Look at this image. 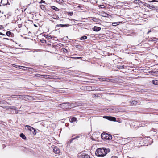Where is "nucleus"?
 Here are the masks:
<instances>
[{"label": "nucleus", "mask_w": 158, "mask_h": 158, "mask_svg": "<svg viewBox=\"0 0 158 158\" xmlns=\"http://www.w3.org/2000/svg\"><path fill=\"white\" fill-rule=\"evenodd\" d=\"M11 34H13V33L10 31H8L6 33V35L8 36H10Z\"/></svg>", "instance_id": "23"}, {"label": "nucleus", "mask_w": 158, "mask_h": 158, "mask_svg": "<svg viewBox=\"0 0 158 158\" xmlns=\"http://www.w3.org/2000/svg\"><path fill=\"white\" fill-rule=\"evenodd\" d=\"M100 90L102 91H104V90L103 89V88H101V89H100Z\"/></svg>", "instance_id": "47"}, {"label": "nucleus", "mask_w": 158, "mask_h": 158, "mask_svg": "<svg viewBox=\"0 0 158 158\" xmlns=\"http://www.w3.org/2000/svg\"><path fill=\"white\" fill-rule=\"evenodd\" d=\"M112 158H118V157L116 156H113L112 157Z\"/></svg>", "instance_id": "44"}, {"label": "nucleus", "mask_w": 158, "mask_h": 158, "mask_svg": "<svg viewBox=\"0 0 158 158\" xmlns=\"http://www.w3.org/2000/svg\"><path fill=\"white\" fill-rule=\"evenodd\" d=\"M123 68V66H122L120 68Z\"/></svg>", "instance_id": "53"}, {"label": "nucleus", "mask_w": 158, "mask_h": 158, "mask_svg": "<svg viewBox=\"0 0 158 158\" xmlns=\"http://www.w3.org/2000/svg\"><path fill=\"white\" fill-rule=\"evenodd\" d=\"M17 95H11L10 97V98H17Z\"/></svg>", "instance_id": "24"}, {"label": "nucleus", "mask_w": 158, "mask_h": 158, "mask_svg": "<svg viewBox=\"0 0 158 158\" xmlns=\"http://www.w3.org/2000/svg\"><path fill=\"white\" fill-rule=\"evenodd\" d=\"M0 35H5L2 33L1 32H0Z\"/></svg>", "instance_id": "46"}, {"label": "nucleus", "mask_w": 158, "mask_h": 158, "mask_svg": "<svg viewBox=\"0 0 158 158\" xmlns=\"http://www.w3.org/2000/svg\"><path fill=\"white\" fill-rule=\"evenodd\" d=\"M34 26H35V27H37V26H36V25H35H35H34Z\"/></svg>", "instance_id": "56"}, {"label": "nucleus", "mask_w": 158, "mask_h": 158, "mask_svg": "<svg viewBox=\"0 0 158 158\" xmlns=\"http://www.w3.org/2000/svg\"><path fill=\"white\" fill-rule=\"evenodd\" d=\"M99 81H110L109 79L106 78H99Z\"/></svg>", "instance_id": "9"}, {"label": "nucleus", "mask_w": 158, "mask_h": 158, "mask_svg": "<svg viewBox=\"0 0 158 158\" xmlns=\"http://www.w3.org/2000/svg\"><path fill=\"white\" fill-rule=\"evenodd\" d=\"M78 158H90L89 156L85 153H83L79 156Z\"/></svg>", "instance_id": "4"}, {"label": "nucleus", "mask_w": 158, "mask_h": 158, "mask_svg": "<svg viewBox=\"0 0 158 158\" xmlns=\"http://www.w3.org/2000/svg\"><path fill=\"white\" fill-rule=\"evenodd\" d=\"M75 107L81 106L79 103H75Z\"/></svg>", "instance_id": "30"}, {"label": "nucleus", "mask_w": 158, "mask_h": 158, "mask_svg": "<svg viewBox=\"0 0 158 158\" xmlns=\"http://www.w3.org/2000/svg\"><path fill=\"white\" fill-rule=\"evenodd\" d=\"M62 24H57V25L56 26V27H62Z\"/></svg>", "instance_id": "32"}, {"label": "nucleus", "mask_w": 158, "mask_h": 158, "mask_svg": "<svg viewBox=\"0 0 158 158\" xmlns=\"http://www.w3.org/2000/svg\"><path fill=\"white\" fill-rule=\"evenodd\" d=\"M27 97H29V98H31V96H27Z\"/></svg>", "instance_id": "54"}, {"label": "nucleus", "mask_w": 158, "mask_h": 158, "mask_svg": "<svg viewBox=\"0 0 158 158\" xmlns=\"http://www.w3.org/2000/svg\"><path fill=\"white\" fill-rule=\"evenodd\" d=\"M80 137L79 136H77L76 137L73 138H75V139H77L78 138H79Z\"/></svg>", "instance_id": "42"}, {"label": "nucleus", "mask_w": 158, "mask_h": 158, "mask_svg": "<svg viewBox=\"0 0 158 158\" xmlns=\"http://www.w3.org/2000/svg\"><path fill=\"white\" fill-rule=\"evenodd\" d=\"M74 20L73 19H71V20L72 21V20Z\"/></svg>", "instance_id": "55"}, {"label": "nucleus", "mask_w": 158, "mask_h": 158, "mask_svg": "<svg viewBox=\"0 0 158 158\" xmlns=\"http://www.w3.org/2000/svg\"><path fill=\"white\" fill-rule=\"evenodd\" d=\"M75 139V138H73L72 139H70L69 140V141L68 142V143H72V141L74 140Z\"/></svg>", "instance_id": "27"}, {"label": "nucleus", "mask_w": 158, "mask_h": 158, "mask_svg": "<svg viewBox=\"0 0 158 158\" xmlns=\"http://www.w3.org/2000/svg\"><path fill=\"white\" fill-rule=\"evenodd\" d=\"M101 29V28L100 27H98L96 26H94L93 28V30L95 31H99Z\"/></svg>", "instance_id": "8"}, {"label": "nucleus", "mask_w": 158, "mask_h": 158, "mask_svg": "<svg viewBox=\"0 0 158 158\" xmlns=\"http://www.w3.org/2000/svg\"><path fill=\"white\" fill-rule=\"evenodd\" d=\"M64 52H67V50L66 49H64Z\"/></svg>", "instance_id": "49"}, {"label": "nucleus", "mask_w": 158, "mask_h": 158, "mask_svg": "<svg viewBox=\"0 0 158 158\" xmlns=\"http://www.w3.org/2000/svg\"><path fill=\"white\" fill-rule=\"evenodd\" d=\"M25 129H27L30 131L31 130L34 131V128L33 127L28 125H26L25 127Z\"/></svg>", "instance_id": "11"}, {"label": "nucleus", "mask_w": 158, "mask_h": 158, "mask_svg": "<svg viewBox=\"0 0 158 158\" xmlns=\"http://www.w3.org/2000/svg\"><path fill=\"white\" fill-rule=\"evenodd\" d=\"M117 23H112V25L114 26H115L117 25Z\"/></svg>", "instance_id": "38"}, {"label": "nucleus", "mask_w": 158, "mask_h": 158, "mask_svg": "<svg viewBox=\"0 0 158 158\" xmlns=\"http://www.w3.org/2000/svg\"><path fill=\"white\" fill-rule=\"evenodd\" d=\"M13 109H15L16 108V107H15V106H13Z\"/></svg>", "instance_id": "52"}, {"label": "nucleus", "mask_w": 158, "mask_h": 158, "mask_svg": "<svg viewBox=\"0 0 158 158\" xmlns=\"http://www.w3.org/2000/svg\"><path fill=\"white\" fill-rule=\"evenodd\" d=\"M53 152L56 154H58L60 152V150L56 146H55L53 148Z\"/></svg>", "instance_id": "5"}, {"label": "nucleus", "mask_w": 158, "mask_h": 158, "mask_svg": "<svg viewBox=\"0 0 158 158\" xmlns=\"http://www.w3.org/2000/svg\"><path fill=\"white\" fill-rule=\"evenodd\" d=\"M53 19H57L59 18V17L58 16H56V17H55V18L53 17Z\"/></svg>", "instance_id": "40"}, {"label": "nucleus", "mask_w": 158, "mask_h": 158, "mask_svg": "<svg viewBox=\"0 0 158 158\" xmlns=\"http://www.w3.org/2000/svg\"><path fill=\"white\" fill-rule=\"evenodd\" d=\"M8 2V0H2L1 2V4L3 6L6 5Z\"/></svg>", "instance_id": "7"}, {"label": "nucleus", "mask_w": 158, "mask_h": 158, "mask_svg": "<svg viewBox=\"0 0 158 158\" xmlns=\"http://www.w3.org/2000/svg\"><path fill=\"white\" fill-rule=\"evenodd\" d=\"M51 8L52 9H53L56 11H58L59 10V9L58 8L55 6H52L51 7Z\"/></svg>", "instance_id": "16"}, {"label": "nucleus", "mask_w": 158, "mask_h": 158, "mask_svg": "<svg viewBox=\"0 0 158 158\" xmlns=\"http://www.w3.org/2000/svg\"><path fill=\"white\" fill-rule=\"evenodd\" d=\"M80 47H81V46H80L79 45H75V47L76 48H81Z\"/></svg>", "instance_id": "35"}, {"label": "nucleus", "mask_w": 158, "mask_h": 158, "mask_svg": "<svg viewBox=\"0 0 158 158\" xmlns=\"http://www.w3.org/2000/svg\"><path fill=\"white\" fill-rule=\"evenodd\" d=\"M105 117L106 118L110 121H115L116 120V118L115 117L109 116H106Z\"/></svg>", "instance_id": "6"}, {"label": "nucleus", "mask_w": 158, "mask_h": 158, "mask_svg": "<svg viewBox=\"0 0 158 158\" xmlns=\"http://www.w3.org/2000/svg\"><path fill=\"white\" fill-rule=\"evenodd\" d=\"M133 3L135 4H140V3H142V2L140 0H135L133 1Z\"/></svg>", "instance_id": "15"}, {"label": "nucleus", "mask_w": 158, "mask_h": 158, "mask_svg": "<svg viewBox=\"0 0 158 158\" xmlns=\"http://www.w3.org/2000/svg\"><path fill=\"white\" fill-rule=\"evenodd\" d=\"M34 131L31 130L30 131L34 135H35L36 133V131L34 128Z\"/></svg>", "instance_id": "19"}, {"label": "nucleus", "mask_w": 158, "mask_h": 158, "mask_svg": "<svg viewBox=\"0 0 158 158\" xmlns=\"http://www.w3.org/2000/svg\"><path fill=\"white\" fill-rule=\"evenodd\" d=\"M150 41L152 42H157L158 41V39L155 37L153 38H150L149 40Z\"/></svg>", "instance_id": "12"}, {"label": "nucleus", "mask_w": 158, "mask_h": 158, "mask_svg": "<svg viewBox=\"0 0 158 158\" xmlns=\"http://www.w3.org/2000/svg\"><path fill=\"white\" fill-rule=\"evenodd\" d=\"M3 39H4L7 40H9V39L8 38H3Z\"/></svg>", "instance_id": "50"}, {"label": "nucleus", "mask_w": 158, "mask_h": 158, "mask_svg": "<svg viewBox=\"0 0 158 158\" xmlns=\"http://www.w3.org/2000/svg\"><path fill=\"white\" fill-rule=\"evenodd\" d=\"M158 81L157 80H153L152 81V83L154 84L157 85L158 84Z\"/></svg>", "instance_id": "21"}, {"label": "nucleus", "mask_w": 158, "mask_h": 158, "mask_svg": "<svg viewBox=\"0 0 158 158\" xmlns=\"http://www.w3.org/2000/svg\"><path fill=\"white\" fill-rule=\"evenodd\" d=\"M26 10V8L24 10V11H25Z\"/></svg>", "instance_id": "57"}, {"label": "nucleus", "mask_w": 158, "mask_h": 158, "mask_svg": "<svg viewBox=\"0 0 158 158\" xmlns=\"http://www.w3.org/2000/svg\"><path fill=\"white\" fill-rule=\"evenodd\" d=\"M148 2H158V1H156V0H152V1H149Z\"/></svg>", "instance_id": "34"}, {"label": "nucleus", "mask_w": 158, "mask_h": 158, "mask_svg": "<svg viewBox=\"0 0 158 158\" xmlns=\"http://www.w3.org/2000/svg\"><path fill=\"white\" fill-rule=\"evenodd\" d=\"M42 75L38 74L36 76L37 77H43V76H42Z\"/></svg>", "instance_id": "33"}, {"label": "nucleus", "mask_w": 158, "mask_h": 158, "mask_svg": "<svg viewBox=\"0 0 158 158\" xmlns=\"http://www.w3.org/2000/svg\"><path fill=\"white\" fill-rule=\"evenodd\" d=\"M157 65H158V64H157Z\"/></svg>", "instance_id": "60"}, {"label": "nucleus", "mask_w": 158, "mask_h": 158, "mask_svg": "<svg viewBox=\"0 0 158 158\" xmlns=\"http://www.w3.org/2000/svg\"><path fill=\"white\" fill-rule=\"evenodd\" d=\"M56 1L58 2L62 3L63 1V0H56Z\"/></svg>", "instance_id": "36"}, {"label": "nucleus", "mask_w": 158, "mask_h": 158, "mask_svg": "<svg viewBox=\"0 0 158 158\" xmlns=\"http://www.w3.org/2000/svg\"><path fill=\"white\" fill-rule=\"evenodd\" d=\"M2 27H3L2 26L0 25V29H2V28H3Z\"/></svg>", "instance_id": "48"}, {"label": "nucleus", "mask_w": 158, "mask_h": 158, "mask_svg": "<svg viewBox=\"0 0 158 158\" xmlns=\"http://www.w3.org/2000/svg\"><path fill=\"white\" fill-rule=\"evenodd\" d=\"M144 5L151 9H152L154 8V6L152 5H150L149 4L145 3V4H144Z\"/></svg>", "instance_id": "10"}, {"label": "nucleus", "mask_w": 158, "mask_h": 158, "mask_svg": "<svg viewBox=\"0 0 158 158\" xmlns=\"http://www.w3.org/2000/svg\"><path fill=\"white\" fill-rule=\"evenodd\" d=\"M151 72L152 73H156V74H158V71H154V72H153V71H151Z\"/></svg>", "instance_id": "39"}, {"label": "nucleus", "mask_w": 158, "mask_h": 158, "mask_svg": "<svg viewBox=\"0 0 158 158\" xmlns=\"http://www.w3.org/2000/svg\"><path fill=\"white\" fill-rule=\"evenodd\" d=\"M49 78H48L49 79H53L52 77V76H50L49 75Z\"/></svg>", "instance_id": "45"}, {"label": "nucleus", "mask_w": 158, "mask_h": 158, "mask_svg": "<svg viewBox=\"0 0 158 158\" xmlns=\"http://www.w3.org/2000/svg\"><path fill=\"white\" fill-rule=\"evenodd\" d=\"M20 136L23 139H26V137L25 136L23 133H22L20 134Z\"/></svg>", "instance_id": "18"}, {"label": "nucleus", "mask_w": 158, "mask_h": 158, "mask_svg": "<svg viewBox=\"0 0 158 158\" xmlns=\"http://www.w3.org/2000/svg\"><path fill=\"white\" fill-rule=\"evenodd\" d=\"M62 27H69V24H62Z\"/></svg>", "instance_id": "29"}, {"label": "nucleus", "mask_w": 158, "mask_h": 158, "mask_svg": "<svg viewBox=\"0 0 158 158\" xmlns=\"http://www.w3.org/2000/svg\"><path fill=\"white\" fill-rule=\"evenodd\" d=\"M109 149H106L105 148H98L95 152V155L98 157H103L108 153L110 152Z\"/></svg>", "instance_id": "1"}, {"label": "nucleus", "mask_w": 158, "mask_h": 158, "mask_svg": "<svg viewBox=\"0 0 158 158\" xmlns=\"http://www.w3.org/2000/svg\"><path fill=\"white\" fill-rule=\"evenodd\" d=\"M45 3V1H43V0H41V1L39 2V3Z\"/></svg>", "instance_id": "37"}, {"label": "nucleus", "mask_w": 158, "mask_h": 158, "mask_svg": "<svg viewBox=\"0 0 158 158\" xmlns=\"http://www.w3.org/2000/svg\"><path fill=\"white\" fill-rule=\"evenodd\" d=\"M77 59H78V58H79V57H77Z\"/></svg>", "instance_id": "59"}, {"label": "nucleus", "mask_w": 158, "mask_h": 158, "mask_svg": "<svg viewBox=\"0 0 158 158\" xmlns=\"http://www.w3.org/2000/svg\"><path fill=\"white\" fill-rule=\"evenodd\" d=\"M101 137L102 139L105 140H110L112 139V135L106 133H103L101 135Z\"/></svg>", "instance_id": "2"}, {"label": "nucleus", "mask_w": 158, "mask_h": 158, "mask_svg": "<svg viewBox=\"0 0 158 158\" xmlns=\"http://www.w3.org/2000/svg\"><path fill=\"white\" fill-rule=\"evenodd\" d=\"M68 14L69 15H70V16H72L73 15V12H68Z\"/></svg>", "instance_id": "31"}, {"label": "nucleus", "mask_w": 158, "mask_h": 158, "mask_svg": "<svg viewBox=\"0 0 158 158\" xmlns=\"http://www.w3.org/2000/svg\"><path fill=\"white\" fill-rule=\"evenodd\" d=\"M151 31V30H150V31H149L147 32V34H148L149 33V32H150Z\"/></svg>", "instance_id": "51"}, {"label": "nucleus", "mask_w": 158, "mask_h": 158, "mask_svg": "<svg viewBox=\"0 0 158 158\" xmlns=\"http://www.w3.org/2000/svg\"><path fill=\"white\" fill-rule=\"evenodd\" d=\"M87 37L85 35L81 37L80 39L81 40H83L87 39Z\"/></svg>", "instance_id": "20"}, {"label": "nucleus", "mask_w": 158, "mask_h": 158, "mask_svg": "<svg viewBox=\"0 0 158 158\" xmlns=\"http://www.w3.org/2000/svg\"><path fill=\"white\" fill-rule=\"evenodd\" d=\"M131 105H135L137 103V102L135 100L131 101L130 102Z\"/></svg>", "instance_id": "14"}, {"label": "nucleus", "mask_w": 158, "mask_h": 158, "mask_svg": "<svg viewBox=\"0 0 158 158\" xmlns=\"http://www.w3.org/2000/svg\"><path fill=\"white\" fill-rule=\"evenodd\" d=\"M108 14H107L106 13H105L104 15H103L104 17H107L108 16Z\"/></svg>", "instance_id": "41"}, {"label": "nucleus", "mask_w": 158, "mask_h": 158, "mask_svg": "<svg viewBox=\"0 0 158 158\" xmlns=\"http://www.w3.org/2000/svg\"><path fill=\"white\" fill-rule=\"evenodd\" d=\"M40 8L44 10L45 8V6L44 5H40Z\"/></svg>", "instance_id": "28"}, {"label": "nucleus", "mask_w": 158, "mask_h": 158, "mask_svg": "<svg viewBox=\"0 0 158 158\" xmlns=\"http://www.w3.org/2000/svg\"><path fill=\"white\" fill-rule=\"evenodd\" d=\"M41 76H43V77L46 79H48L49 77V75H41Z\"/></svg>", "instance_id": "22"}, {"label": "nucleus", "mask_w": 158, "mask_h": 158, "mask_svg": "<svg viewBox=\"0 0 158 158\" xmlns=\"http://www.w3.org/2000/svg\"><path fill=\"white\" fill-rule=\"evenodd\" d=\"M148 124V123L147 122L146 123L145 122H143L142 123L141 125L140 126V127H141V126L143 127V126H143V125H144L145 124Z\"/></svg>", "instance_id": "25"}, {"label": "nucleus", "mask_w": 158, "mask_h": 158, "mask_svg": "<svg viewBox=\"0 0 158 158\" xmlns=\"http://www.w3.org/2000/svg\"><path fill=\"white\" fill-rule=\"evenodd\" d=\"M24 98V99L26 100V99H25V97H24L23 98V96H20V95H17V99H23Z\"/></svg>", "instance_id": "17"}, {"label": "nucleus", "mask_w": 158, "mask_h": 158, "mask_svg": "<svg viewBox=\"0 0 158 158\" xmlns=\"http://www.w3.org/2000/svg\"><path fill=\"white\" fill-rule=\"evenodd\" d=\"M63 103H62V104H60V107H64V108H65V106H67V105H63L62 106V105L63 104ZM66 108H67L66 107Z\"/></svg>", "instance_id": "26"}, {"label": "nucleus", "mask_w": 158, "mask_h": 158, "mask_svg": "<svg viewBox=\"0 0 158 158\" xmlns=\"http://www.w3.org/2000/svg\"><path fill=\"white\" fill-rule=\"evenodd\" d=\"M91 87H90L89 86H87V89H90V88H91Z\"/></svg>", "instance_id": "43"}, {"label": "nucleus", "mask_w": 158, "mask_h": 158, "mask_svg": "<svg viewBox=\"0 0 158 158\" xmlns=\"http://www.w3.org/2000/svg\"><path fill=\"white\" fill-rule=\"evenodd\" d=\"M70 122L71 123H73L76 121L77 120V118L75 117H73L72 118H70L69 119Z\"/></svg>", "instance_id": "13"}, {"label": "nucleus", "mask_w": 158, "mask_h": 158, "mask_svg": "<svg viewBox=\"0 0 158 158\" xmlns=\"http://www.w3.org/2000/svg\"><path fill=\"white\" fill-rule=\"evenodd\" d=\"M67 105L68 106H65V107L67 108H73L75 107V103H71L70 104L69 103H63L62 105Z\"/></svg>", "instance_id": "3"}, {"label": "nucleus", "mask_w": 158, "mask_h": 158, "mask_svg": "<svg viewBox=\"0 0 158 158\" xmlns=\"http://www.w3.org/2000/svg\"><path fill=\"white\" fill-rule=\"evenodd\" d=\"M73 135H73V136H72V137H73Z\"/></svg>", "instance_id": "58"}]
</instances>
